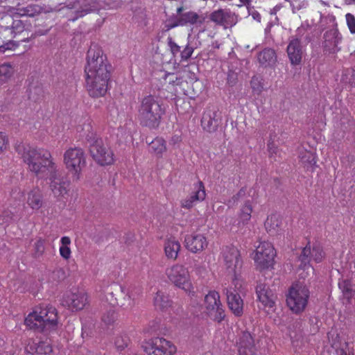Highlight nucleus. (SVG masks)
Listing matches in <instances>:
<instances>
[{
	"label": "nucleus",
	"mask_w": 355,
	"mask_h": 355,
	"mask_svg": "<svg viewBox=\"0 0 355 355\" xmlns=\"http://www.w3.org/2000/svg\"><path fill=\"white\" fill-rule=\"evenodd\" d=\"M268 151L272 157L273 154L278 153V148L273 144H268Z\"/></svg>",
	"instance_id": "nucleus-55"
},
{
	"label": "nucleus",
	"mask_w": 355,
	"mask_h": 355,
	"mask_svg": "<svg viewBox=\"0 0 355 355\" xmlns=\"http://www.w3.org/2000/svg\"><path fill=\"white\" fill-rule=\"evenodd\" d=\"M89 153L94 160L99 165H111L114 162L113 151L105 146L101 140H96L90 145Z\"/></svg>",
	"instance_id": "nucleus-15"
},
{
	"label": "nucleus",
	"mask_w": 355,
	"mask_h": 355,
	"mask_svg": "<svg viewBox=\"0 0 355 355\" xmlns=\"http://www.w3.org/2000/svg\"><path fill=\"white\" fill-rule=\"evenodd\" d=\"M26 202L33 211H37L44 205V197L42 191L37 187L26 193Z\"/></svg>",
	"instance_id": "nucleus-31"
},
{
	"label": "nucleus",
	"mask_w": 355,
	"mask_h": 355,
	"mask_svg": "<svg viewBox=\"0 0 355 355\" xmlns=\"http://www.w3.org/2000/svg\"><path fill=\"white\" fill-rule=\"evenodd\" d=\"M204 305L207 315L214 322L220 323L225 318V313L218 292L210 291L205 296Z\"/></svg>",
	"instance_id": "nucleus-14"
},
{
	"label": "nucleus",
	"mask_w": 355,
	"mask_h": 355,
	"mask_svg": "<svg viewBox=\"0 0 355 355\" xmlns=\"http://www.w3.org/2000/svg\"><path fill=\"white\" fill-rule=\"evenodd\" d=\"M128 304H126L125 303H121V304H119L121 307L128 308V307H132L134 305L135 297H134V295L132 293V291H130V290L128 291Z\"/></svg>",
	"instance_id": "nucleus-53"
},
{
	"label": "nucleus",
	"mask_w": 355,
	"mask_h": 355,
	"mask_svg": "<svg viewBox=\"0 0 355 355\" xmlns=\"http://www.w3.org/2000/svg\"><path fill=\"white\" fill-rule=\"evenodd\" d=\"M182 10H183L182 7L178 8L177 10V12L180 13L182 11Z\"/></svg>",
	"instance_id": "nucleus-64"
},
{
	"label": "nucleus",
	"mask_w": 355,
	"mask_h": 355,
	"mask_svg": "<svg viewBox=\"0 0 355 355\" xmlns=\"http://www.w3.org/2000/svg\"><path fill=\"white\" fill-rule=\"evenodd\" d=\"M172 302L168 295L162 291H157L154 297V305L156 309L164 311L171 306Z\"/></svg>",
	"instance_id": "nucleus-37"
},
{
	"label": "nucleus",
	"mask_w": 355,
	"mask_h": 355,
	"mask_svg": "<svg viewBox=\"0 0 355 355\" xmlns=\"http://www.w3.org/2000/svg\"><path fill=\"white\" fill-rule=\"evenodd\" d=\"M300 162L306 171H313L316 165V155L307 150H303L299 155Z\"/></svg>",
	"instance_id": "nucleus-34"
},
{
	"label": "nucleus",
	"mask_w": 355,
	"mask_h": 355,
	"mask_svg": "<svg viewBox=\"0 0 355 355\" xmlns=\"http://www.w3.org/2000/svg\"><path fill=\"white\" fill-rule=\"evenodd\" d=\"M252 189H249L247 187H242L239 191L238 193L234 195L233 196V199L234 200H239L240 198H243L246 196L247 194H248L250 196V192H251Z\"/></svg>",
	"instance_id": "nucleus-50"
},
{
	"label": "nucleus",
	"mask_w": 355,
	"mask_h": 355,
	"mask_svg": "<svg viewBox=\"0 0 355 355\" xmlns=\"http://www.w3.org/2000/svg\"><path fill=\"white\" fill-rule=\"evenodd\" d=\"M239 1L243 5H249L251 3V0H239Z\"/></svg>",
	"instance_id": "nucleus-62"
},
{
	"label": "nucleus",
	"mask_w": 355,
	"mask_h": 355,
	"mask_svg": "<svg viewBox=\"0 0 355 355\" xmlns=\"http://www.w3.org/2000/svg\"><path fill=\"white\" fill-rule=\"evenodd\" d=\"M340 287L342 288L344 297L349 302L353 297L354 293L350 283L348 281H345L342 286L340 284Z\"/></svg>",
	"instance_id": "nucleus-46"
},
{
	"label": "nucleus",
	"mask_w": 355,
	"mask_h": 355,
	"mask_svg": "<svg viewBox=\"0 0 355 355\" xmlns=\"http://www.w3.org/2000/svg\"><path fill=\"white\" fill-rule=\"evenodd\" d=\"M71 239L69 236H62L60 239L61 245L59 249L60 256L65 260L71 257V251L69 248Z\"/></svg>",
	"instance_id": "nucleus-39"
},
{
	"label": "nucleus",
	"mask_w": 355,
	"mask_h": 355,
	"mask_svg": "<svg viewBox=\"0 0 355 355\" xmlns=\"http://www.w3.org/2000/svg\"><path fill=\"white\" fill-rule=\"evenodd\" d=\"M14 67L8 63L5 62L0 64V83H7L14 75Z\"/></svg>",
	"instance_id": "nucleus-38"
},
{
	"label": "nucleus",
	"mask_w": 355,
	"mask_h": 355,
	"mask_svg": "<svg viewBox=\"0 0 355 355\" xmlns=\"http://www.w3.org/2000/svg\"><path fill=\"white\" fill-rule=\"evenodd\" d=\"M250 86L253 92L260 94L263 90L262 79L258 76H253L250 81Z\"/></svg>",
	"instance_id": "nucleus-45"
},
{
	"label": "nucleus",
	"mask_w": 355,
	"mask_h": 355,
	"mask_svg": "<svg viewBox=\"0 0 355 355\" xmlns=\"http://www.w3.org/2000/svg\"><path fill=\"white\" fill-rule=\"evenodd\" d=\"M222 257L226 272L230 276L232 284L236 288L242 286L241 279L243 260L239 250L233 245L225 246L223 249Z\"/></svg>",
	"instance_id": "nucleus-6"
},
{
	"label": "nucleus",
	"mask_w": 355,
	"mask_h": 355,
	"mask_svg": "<svg viewBox=\"0 0 355 355\" xmlns=\"http://www.w3.org/2000/svg\"><path fill=\"white\" fill-rule=\"evenodd\" d=\"M168 44L171 49V52L173 54L178 53L180 51V47L179 45H178L173 40L172 38L169 37L168 39Z\"/></svg>",
	"instance_id": "nucleus-54"
},
{
	"label": "nucleus",
	"mask_w": 355,
	"mask_h": 355,
	"mask_svg": "<svg viewBox=\"0 0 355 355\" xmlns=\"http://www.w3.org/2000/svg\"><path fill=\"white\" fill-rule=\"evenodd\" d=\"M21 191H20V189L19 188H15L14 189L12 190V192H11V196L16 198L17 196H15V194H20Z\"/></svg>",
	"instance_id": "nucleus-59"
},
{
	"label": "nucleus",
	"mask_w": 355,
	"mask_h": 355,
	"mask_svg": "<svg viewBox=\"0 0 355 355\" xmlns=\"http://www.w3.org/2000/svg\"><path fill=\"white\" fill-rule=\"evenodd\" d=\"M209 245L207 238L204 234L192 232L184 237V246L191 253H200Z\"/></svg>",
	"instance_id": "nucleus-18"
},
{
	"label": "nucleus",
	"mask_w": 355,
	"mask_h": 355,
	"mask_svg": "<svg viewBox=\"0 0 355 355\" xmlns=\"http://www.w3.org/2000/svg\"><path fill=\"white\" fill-rule=\"evenodd\" d=\"M206 196L207 193L204 183L201 180H198L196 183L193 184L192 191L189 196L181 200V207L187 209H190L198 202L205 200Z\"/></svg>",
	"instance_id": "nucleus-17"
},
{
	"label": "nucleus",
	"mask_w": 355,
	"mask_h": 355,
	"mask_svg": "<svg viewBox=\"0 0 355 355\" xmlns=\"http://www.w3.org/2000/svg\"><path fill=\"white\" fill-rule=\"evenodd\" d=\"M236 345L239 355H257L254 340L248 331H243L239 336Z\"/></svg>",
	"instance_id": "nucleus-24"
},
{
	"label": "nucleus",
	"mask_w": 355,
	"mask_h": 355,
	"mask_svg": "<svg viewBox=\"0 0 355 355\" xmlns=\"http://www.w3.org/2000/svg\"><path fill=\"white\" fill-rule=\"evenodd\" d=\"M9 144L8 137L3 132L0 131V154L4 152Z\"/></svg>",
	"instance_id": "nucleus-48"
},
{
	"label": "nucleus",
	"mask_w": 355,
	"mask_h": 355,
	"mask_svg": "<svg viewBox=\"0 0 355 355\" xmlns=\"http://www.w3.org/2000/svg\"><path fill=\"white\" fill-rule=\"evenodd\" d=\"M123 292V287L116 284L111 286L110 291L107 292L106 298L112 306L119 304L116 295L119 293Z\"/></svg>",
	"instance_id": "nucleus-40"
},
{
	"label": "nucleus",
	"mask_w": 355,
	"mask_h": 355,
	"mask_svg": "<svg viewBox=\"0 0 355 355\" xmlns=\"http://www.w3.org/2000/svg\"><path fill=\"white\" fill-rule=\"evenodd\" d=\"M171 141L173 144H175L179 143L181 141V137L178 135H174L173 137H172Z\"/></svg>",
	"instance_id": "nucleus-57"
},
{
	"label": "nucleus",
	"mask_w": 355,
	"mask_h": 355,
	"mask_svg": "<svg viewBox=\"0 0 355 355\" xmlns=\"http://www.w3.org/2000/svg\"><path fill=\"white\" fill-rule=\"evenodd\" d=\"M108 9H118L122 6V0H104Z\"/></svg>",
	"instance_id": "nucleus-51"
},
{
	"label": "nucleus",
	"mask_w": 355,
	"mask_h": 355,
	"mask_svg": "<svg viewBox=\"0 0 355 355\" xmlns=\"http://www.w3.org/2000/svg\"><path fill=\"white\" fill-rule=\"evenodd\" d=\"M17 150L27 166L28 171L38 179H44L48 175H55L57 166L48 149L27 146L24 148L22 153L19 147Z\"/></svg>",
	"instance_id": "nucleus-2"
},
{
	"label": "nucleus",
	"mask_w": 355,
	"mask_h": 355,
	"mask_svg": "<svg viewBox=\"0 0 355 355\" xmlns=\"http://www.w3.org/2000/svg\"><path fill=\"white\" fill-rule=\"evenodd\" d=\"M44 179L49 180L50 188L55 197H63L68 193L69 182L60 178L57 168L55 175H48Z\"/></svg>",
	"instance_id": "nucleus-25"
},
{
	"label": "nucleus",
	"mask_w": 355,
	"mask_h": 355,
	"mask_svg": "<svg viewBox=\"0 0 355 355\" xmlns=\"http://www.w3.org/2000/svg\"><path fill=\"white\" fill-rule=\"evenodd\" d=\"M241 286L230 287L226 289L227 305L232 313L237 317L243 313V300L238 293Z\"/></svg>",
	"instance_id": "nucleus-21"
},
{
	"label": "nucleus",
	"mask_w": 355,
	"mask_h": 355,
	"mask_svg": "<svg viewBox=\"0 0 355 355\" xmlns=\"http://www.w3.org/2000/svg\"><path fill=\"white\" fill-rule=\"evenodd\" d=\"M165 274L169 282L175 286L183 290L190 297L196 295L188 268L182 264L175 263L166 269Z\"/></svg>",
	"instance_id": "nucleus-7"
},
{
	"label": "nucleus",
	"mask_w": 355,
	"mask_h": 355,
	"mask_svg": "<svg viewBox=\"0 0 355 355\" xmlns=\"http://www.w3.org/2000/svg\"><path fill=\"white\" fill-rule=\"evenodd\" d=\"M3 14H5L4 6H0V17H1L2 19L6 17V16H3Z\"/></svg>",
	"instance_id": "nucleus-61"
},
{
	"label": "nucleus",
	"mask_w": 355,
	"mask_h": 355,
	"mask_svg": "<svg viewBox=\"0 0 355 355\" xmlns=\"http://www.w3.org/2000/svg\"><path fill=\"white\" fill-rule=\"evenodd\" d=\"M4 10L5 13L10 15L12 17H33L37 14H40L42 12V8L36 4L28 5L26 7H20L18 5L17 8L4 6Z\"/></svg>",
	"instance_id": "nucleus-27"
},
{
	"label": "nucleus",
	"mask_w": 355,
	"mask_h": 355,
	"mask_svg": "<svg viewBox=\"0 0 355 355\" xmlns=\"http://www.w3.org/2000/svg\"><path fill=\"white\" fill-rule=\"evenodd\" d=\"M130 338L125 335H121L115 338L114 344L119 352L123 351L129 345Z\"/></svg>",
	"instance_id": "nucleus-43"
},
{
	"label": "nucleus",
	"mask_w": 355,
	"mask_h": 355,
	"mask_svg": "<svg viewBox=\"0 0 355 355\" xmlns=\"http://www.w3.org/2000/svg\"><path fill=\"white\" fill-rule=\"evenodd\" d=\"M24 324L28 329L40 331L55 329L58 324V311L51 305L40 304L25 318Z\"/></svg>",
	"instance_id": "nucleus-4"
},
{
	"label": "nucleus",
	"mask_w": 355,
	"mask_h": 355,
	"mask_svg": "<svg viewBox=\"0 0 355 355\" xmlns=\"http://www.w3.org/2000/svg\"><path fill=\"white\" fill-rule=\"evenodd\" d=\"M347 27L352 34H355V17L351 13L345 15Z\"/></svg>",
	"instance_id": "nucleus-47"
},
{
	"label": "nucleus",
	"mask_w": 355,
	"mask_h": 355,
	"mask_svg": "<svg viewBox=\"0 0 355 355\" xmlns=\"http://www.w3.org/2000/svg\"><path fill=\"white\" fill-rule=\"evenodd\" d=\"M255 293L257 300L259 302V309H262L268 315L274 313L277 301V295L275 291L269 286L260 283L256 286Z\"/></svg>",
	"instance_id": "nucleus-13"
},
{
	"label": "nucleus",
	"mask_w": 355,
	"mask_h": 355,
	"mask_svg": "<svg viewBox=\"0 0 355 355\" xmlns=\"http://www.w3.org/2000/svg\"><path fill=\"white\" fill-rule=\"evenodd\" d=\"M45 241L42 239H38L35 243V254L42 255L44 252Z\"/></svg>",
	"instance_id": "nucleus-49"
},
{
	"label": "nucleus",
	"mask_w": 355,
	"mask_h": 355,
	"mask_svg": "<svg viewBox=\"0 0 355 355\" xmlns=\"http://www.w3.org/2000/svg\"><path fill=\"white\" fill-rule=\"evenodd\" d=\"M205 18L203 15H198L196 12L189 11L183 13L180 19L185 24L197 25L202 24L205 21Z\"/></svg>",
	"instance_id": "nucleus-35"
},
{
	"label": "nucleus",
	"mask_w": 355,
	"mask_h": 355,
	"mask_svg": "<svg viewBox=\"0 0 355 355\" xmlns=\"http://www.w3.org/2000/svg\"><path fill=\"white\" fill-rule=\"evenodd\" d=\"M323 49L328 53H336L340 51L338 44L343 37L337 28H331L324 33Z\"/></svg>",
	"instance_id": "nucleus-22"
},
{
	"label": "nucleus",
	"mask_w": 355,
	"mask_h": 355,
	"mask_svg": "<svg viewBox=\"0 0 355 355\" xmlns=\"http://www.w3.org/2000/svg\"><path fill=\"white\" fill-rule=\"evenodd\" d=\"M276 250L273 245L268 241H261L256 247L253 257L256 268L261 271L272 268L275 264Z\"/></svg>",
	"instance_id": "nucleus-10"
},
{
	"label": "nucleus",
	"mask_w": 355,
	"mask_h": 355,
	"mask_svg": "<svg viewBox=\"0 0 355 355\" xmlns=\"http://www.w3.org/2000/svg\"><path fill=\"white\" fill-rule=\"evenodd\" d=\"M191 76H190V78L191 80H198V78L196 77V74L194 73H191Z\"/></svg>",
	"instance_id": "nucleus-63"
},
{
	"label": "nucleus",
	"mask_w": 355,
	"mask_h": 355,
	"mask_svg": "<svg viewBox=\"0 0 355 355\" xmlns=\"http://www.w3.org/2000/svg\"><path fill=\"white\" fill-rule=\"evenodd\" d=\"M282 226V218L277 214L268 216L264 223L266 230L271 236L281 234L283 232Z\"/></svg>",
	"instance_id": "nucleus-30"
},
{
	"label": "nucleus",
	"mask_w": 355,
	"mask_h": 355,
	"mask_svg": "<svg viewBox=\"0 0 355 355\" xmlns=\"http://www.w3.org/2000/svg\"><path fill=\"white\" fill-rule=\"evenodd\" d=\"M84 71L89 96L94 98L105 96L110 89L112 65L102 48L96 44H92L87 51Z\"/></svg>",
	"instance_id": "nucleus-1"
},
{
	"label": "nucleus",
	"mask_w": 355,
	"mask_h": 355,
	"mask_svg": "<svg viewBox=\"0 0 355 355\" xmlns=\"http://www.w3.org/2000/svg\"><path fill=\"white\" fill-rule=\"evenodd\" d=\"M96 8V0H75L69 1L60 11L66 10L69 21H74Z\"/></svg>",
	"instance_id": "nucleus-11"
},
{
	"label": "nucleus",
	"mask_w": 355,
	"mask_h": 355,
	"mask_svg": "<svg viewBox=\"0 0 355 355\" xmlns=\"http://www.w3.org/2000/svg\"><path fill=\"white\" fill-rule=\"evenodd\" d=\"M324 257V252L318 245H314L311 248L309 243L302 250L300 255V260L304 264V268H309V262L313 259L316 263H320Z\"/></svg>",
	"instance_id": "nucleus-23"
},
{
	"label": "nucleus",
	"mask_w": 355,
	"mask_h": 355,
	"mask_svg": "<svg viewBox=\"0 0 355 355\" xmlns=\"http://www.w3.org/2000/svg\"><path fill=\"white\" fill-rule=\"evenodd\" d=\"M259 64L265 67H272L277 62L275 51L270 48H266L257 55Z\"/></svg>",
	"instance_id": "nucleus-33"
},
{
	"label": "nucleus",
	"mask_w": 355,
	"mask_h": 355,
	"mask_svg": "<svg viewBox=\"0 0 355 355\" xmlns=\"http://www.w3.org/2000/svg\"><path fill=\"white\" fill-rule=\"evenodd\" d=\"M251 16L252 17L256 20L258 22H261V15H260V13L258 12V11H253L252 13H251Z\"/></svg>",
	"instance_id": "nucleus-56"
},
{
	"label": "nucleus",
	"mask_w": 355,
	"mask_h": 355,
	"mask_svg": "<svg viewBox=\"0 0 355 355\" xmlns=\"http://www.w3.org/2000/svg\"><path fill=\"white\" fill-rule=\"evenodd\" d=\"M253 211L252 205L250 200H246L241 206L239 213V223L246 225L250 220Z\"/></svg>",
	"instance_id": "nucleus-36"
},
{
	"label": "nucleus",
	"mask_w": 355,
	"mask_h": 355,
	"mask_svg": "<svg viewBox=\"0 0 355 355\" xmlns=\"http://www.w3.org/2000/svg\"><path fill=\"white\" fill-rule=\"evenodd\" d=\"M13 216H14V214H13L12 213H10V215H9V216H6V218H5V219H4V220H5V221H4V222H5V223H9V222H10V221L12 220Z\"/></svg>",
	"instance_id": "nucleus-60"
},
{
	"label": "nucleus",
	"mask_w": 355,
	"mask_h": 355,
	"mask_svg": "<svg viewBox=\"0 0 355 355\" xmlns=\"http://www.w3.org/2000/svg\"><path fill=\"white\" fill-rule=\"evenodd\" d=\"M25 350L27 353L33 355H49L53 352V347L47 340L37 342L35 340L30 338L26 344Z\"/></svg>",
	"instance_id": "nucleus-26"
},
{
	"label": "nucleus",
	"mask_w": 355,
	"mask_h": 355,
	"mask_svg": "<svg viewBox=\"0 0 355 355\" xmlns=\"http://www.w3.org/2000/svg\"><path fill=\"white\" fill-rule=\"evenodd\" d=\"M222 116L217 110L207 109L202 114L201 126L208 132H214L221 125Z\"/></svg>",
	"instance_id": "nucleus-20"
},
{
	"label": "nucleus",
	"mask_w": 355,
	"mask_h": 355,
	"mask_svg": "<svg viewBox=\"0 0 355 355\" xmlns=\"http://www.w3.org/2000/svg\"><path fill=\"white\" fill-rule=\"evenodd\" d=\"M63 303L72 311H80L89 304V295L82 291L71 293L64 297Z\"/></svg>",
	"instance_id": "nucleus-19"
},
{
	"label": "nucleus",
	"mask_w": 355,
	"mask_h": 355,
	"mask_svg": "<svg viewBox=\"0 0 355 355\" xmlns=\"http://www.w3.org/2000/svg\"><path fill=\"white\" fill-rule=\"evenodd\" d=\"M12 21L11 26L0 25V40L4 42L0 46V52L6 50H15L19 42H26L30 37L29 33L21 20H15L14 17L9 15Z\"/></svg>",
	"instance_id": "nucleus-5"
},
{
	"label": "nucleus",
	"mask_w": 355,
	"mask_h": 355,
	"mask_svg": "<svg viewBox=\"0 0 355 355\" xmlns=\"http://www.w3.org/2000/svg\"><path fill=\"white\" fill-rule=\"evenodd\" d=\"M193 53V48L187 45L183 51H181V58L182 60L187 61L188 60L192 55Z\"/></svg>",
	"instance_id": "nucleus-52"
},
{
	"label": "nucleus",
	"mask_w": 355,
	"mask_h": 355,
	"mask_svg": "<svg viewBox=\"0 0 355 355\" xmlns=\"http://www.w3.org/2000/svg\"><path fill=\"white\" fill-rule=\"evenodd\" d=\"M164 252L168 259L175 261L181 250L180 241L173 236H166L164 241Z\"/></svg>",
	"instance_id": "nucleus-29"
},
{
	"label": "nucleus",
	"mask_w": 355,
	"mask_h": 355,
	"mask_svg": "<svg viewBox=\"0 0 355 355\" xmlns=\"http://www.w3.org/2000/svg\"><path fill=\"white\" fill-rule=\"evenodd\" d=\"M149 151L157 158H162L167 150L166 142L164 139L160 137H155L149 144Z\"/></svg>",
	"instance_id": "nucleus-32"
},
{
	"label": "nucleus",
	"mask_w": 355,
	"mask_h": 355,
	"mask_svg": "<svg viewBox=\"0 0 355 355\" xmlns=\"http://www.w3.org/2000/svg\"><path fill=\"white\" fill-rule=\"evenodd\" d=\"M340 355H354V353L353 351L351 352H347L346 349H340Z\"/></svg>",
	"instance_id": "nucleus-58"
},
{
	"label": "nucleus",
	"mask_w": 355,
	"mask_h": 355,
	"mask_svg": "<svg viewBox=\"0 0 355 355\" xmlns=\"http://www.w3.org/2000/svg\"><path fill=\"white\" fill-rule=\"evenodd\" d=\"M66 168L71 174L73 179L78 180L80 178L83 169L86 166V155L81 148L73 147L67 149L63 155Z\"/></svg>",
	"instance_id": "nucleus-9"
},
{
	"label": "nucleus",
	"mask_w": 355,
	"mask_h": 355,
	"mask_svg": "<svg viewBox=\"0 0 355 355\" xmlns=\"http://www.w3.org/2000/svg\"><path fill=\"white\" fill-rule=\"evenodd\" d=\"M116 319L117 314L113 309H110L102 316V321L107 326L113 324Z\"/></svg>",
	"instance_id": "nucleus-44"
},
{
	"label": "nucleus",
	"mask_w": 355,
	"mask_h": 355,
	"mask_svg": "<svg viewBox=\"0 0 355 355\" xmlns=\"http://www.w3.org/2000/svg\"><path fill=\"white\" fill-rule=\"evenodd\" d=\"M209 19L224 29L232 28L238 22V15L229 8H220L213 11L209 15Z\"/></svg>",
	"instance_id": "nucleus-16"
},
{
	"label": "nucleus",
	"mask_w": 355,
	"mask_h": 355,
	"mask_svg": "<svg viewBox=\"0 0 355 355\" xmlns=\"http://www.w3.org/2000/svg\"><path fill=\"white\" fill-rule=\"evenodd\" d=\"M166 109L155 96L149 94L141 98L138 108L139 124L149 129H157L161 124Z\"/></svg>",
	"instance_id": "nucleus-3"
},
{
	"label": "nucleus",
	"mask_w": 355,
	"mask_h": 355,
	"mask_svg": "<svg viewBox=\"0 0 355 355\" xmlns=\"http://www.w3.org/2000/svg\"><path fill=\"white\" fill-rule=\"evenodd\" d=\"M164 80L166 83H168L173 86L180 85L183 79L182 77L175 73H168L165 75Z\"/></svg>",
	"instance_id": "nucleus-42"
},
{
	"label": "nucleus",
	"mask_w": 355,
	"mask_h": 355,
	"mask_svg": "<svg viewBox=\"0 0 355 355\" xmlns=\"http://www.w3.org/2000/svg\"><path fill=\"white\" fill-rule=\"evenodd\" d=\"M144 351L148 355H174L176 346L162 337H154L143 343Z\"/></svg>",
	"instance_id": "nucleus-12"
},
{
	"label": "nucleus",
	"mask_w": 355,
	"mask_h": 355,
	"mask_svg": "<svg viewBox=\"0 0 355 355\" xmlns=\"http://www.w3.org/2000/svg\"><path fill=\"white\" fill-rule=\"evenodd\" d=\"M310 297L309 288L300 283L292 284L286 295V304L295 314L302 313L306 309Z\"/></svg>",
	"instance_id": "nucleus-8"
},
{
	"label": "nucleus",
	"mask_w": 355,
	"mask_h": 355,
	"mask_svg": "<svg viewBox=\"0 0 355 355\" xmlns=\"http://www.w3.org/2000/svg\"><path fill=\"white\" fill-rule=\"evenodd\" d=\"M28 98L36 103H41L44 100V91L40 87H35L30 90Z\"/></svg>",
	"instance_id": "nucleus-41"
},
{
	"label": "nucleus",
	"mask_w": 355,
	"mask_h": 355,
	"mask_svg": "<svg viewBox=\"0 0 355 355\" xmlns=\"http://www.w3.org/2000/svg\"><path fill=\"white\" fill-rule=\"evenodd\" d=\"M286 52L292 65H298L301 63L303 56V49L299 39H292L289 42Z\"/></svg>",
	"instance_id": "nucleus-28"
}]
</instances>
